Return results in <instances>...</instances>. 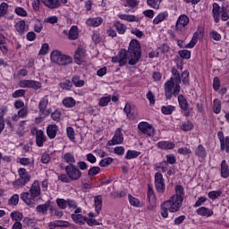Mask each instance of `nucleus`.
<instances>
[{
  "instance_id": "obj_1",
  "label": "nucleus",
  "mask_w": 229,
  "mask_h": 229,
  "mask_svg": "<svg viewBox=\"0 0 229 229\" xmlns=\"http://www.w3.org/2000/svg\"><path fill=\"white\" fill-rule=\"evenodd\" d=\"M172 75L173 77L170 78L165 83V96L166 99H171L173 96L176 98V96L180 94V91L182 90V87L180 86V83H182V81L184 85H189L188 71L182 72V75L180 76V72H178L176 68H172Z\"/></svg>"
},
{
  "instance_id": "obj_2",
  "label": "nucleus",
  "mask_w": 229,
  "mask_h": 229,
  "mask_svg": "<svg viewBox=\"0 0 229 229\" xmlns=\"http://www.w3.org/2000/svg\"><path fill=\"white\" fill-rule=\"evenodd\" d=\"M183 198H185V191L183 186H175V194H174L168 200L164 201L161 204L160 214L164 219L169 217V212L174 214L180 212L182 205L183 203Z\"/></svg>"
},
{
  "instance_id": "obj_3",
  "label": "nucleus",
  "mask_w": 229,
  "mask_h": 229,
  "mask_svg": "<svg viewBox=\"0 0 229 229\" xmlns=\"http://www.w3.org/2000/svg\"><path fill=\"white\" fill-rule=\"evenodd\" d=\"M118 56L120 58V67H123L128 60L129 65H136L142 56V52L140 51V43L137 39H132L130 42L128 51L126 49H121L118 52Z\"/></svg>"
},
{
  "instance_id": "obj_4",
  "label": "nucleus",
  "mask_w": 229,
  "mask_h": 229,
  "mask_svg": "<svg viewBox=\"0 0 229 229\" xmlns=\"http://www.w3.org/2000/svg\"><path fill=\"white\" fill-rule=\"evenodd\" d=\"M213 17H214V21L215 22H219V19L221 18L222 21H228L229 19V14H228V10L226 9V7H220L219 4H213Z\"/></svg>"
},
{
  "instance_id": "obj_5",
  "label": "nucleus",
  "mask_w": 229,
  "mask_h": 229,
  "mask_svg": "<svg viewBox=\"0 0 229 229\" xmlns=\"http://www.w3.org/2000/svg\"><path fill=\"white\" fill-rule=\"evenodd\" d=\"M18 174L20 178L13 182V185L15 187V189H19V187H24V185H26V183L31 180V175H30V173H28V170L25 168H20L18 170Z\"/></svg>"
},
{
  "instance_id": "obj_6",
  "label": "nucleus",
  "mask_w": 229,
  "mask_h": 229,
  "mask_svg": "<svg viewBox=\"0 0 229 229\" xmlns=\"http://www.w3.org/2000/svg\"><path fill=\"white\" fill-rule=\"evenodd\" d=\"M65 173L70 180L76 182L81 178V171L74 165H68L65 167Z\"/></svg>"
},
{
  "instance_id": "obj_7",
  "label": "nucleus",
  "mask_w": 229,
  "mask_h": 229,
  "mask_svg": "<svg viewBox=\"0 0 229 229\" xmlns=\"http://www.w3.org/2000/svg\"><path fill=\"white\" fill-rule=\"evenodd\" d=\"M19 86L21 89H34V90L42 89V84L39 81L31 80H21L19 81Z\"/></svg>"
},
{
  "instance_id": "obj_8",
  "label": "nucleus",
  "mask_w": 229,
  "mask_h": 229,
  "mask_svg": "<svg viewBox=\"0 0 229 229\" xmlns=\"http://www.w3.org/2000/svg\"><path fill=\"white\" fill-rule=\"evenodd\" d=\"M138 129L144 133V135H148V137H153L155 135V127L148 122H140L138 124Z\"/></svg>"
},
{
  "instance_id": "obj_9",
  "label": "nucleus",
  "mask_w": 229,
  "mask_h": 229,
  "mask_svg": "<svg viewBox=\"0 0 229 229\" xmlns=\"http://www.w3.org/2000/svg\"><path fill=\"white\" fill-rule=\"evenodd\" d=\"M155 185L157 192L164 194L165 192V182L164 181V175L160 172L155 174Z\"/></svg>"
},
{
  "instance_id": "obj_10",
  "label": "nucleus",
  "mask_w": 229,
  "mask_h": 229,
  "mask_svg": "<svg viewBox=\"0 0 229 229\" xmlns=\"http://www.w3.org/2000/svg\"><path fill=\"white\" fill-rule=\"evenodd\" d=\"M49 95H46L41 98L38 104L39 112L42 114V115H46V117L51 114V111L47 109V105H49Z\"/></svg>"
},
{
  "instance_id": "obj_11",
  "label": "nucleus",
  "mask_w": 229,
  "mask_h": 229,
  "mask_svg": "<svg viewBox=\"0 0 229 229\" xmlns=\"http://www.w3.org/2000/svg\"><path fill=\"white\" fill-rule=\"evenodd\" d=\"M189 18L185 14H182L179 16L176 25H175V30L178 31V33H182V31H185V26L189 24Z\"/></svg>"
},
{
  "instance_id": "obj_12",
  "label": "nucleus",
  "mask_w": 229,
  "mask_h": 229,
  "mask_svg": "<svg viewBox=\"0 0 229 229\" xmlns=\"http://www.w3.org/2000/svg\"><path fill=\"white\" fill-rule=\"evenodd\" d=\"M124 142V137L123 136V129L118 128L113 139L108 141L109 146H115L116 144H123Z\"/></svg>"
},
{
  "instance_id": "obj_13",
  "label": "nucleus",
  "mask_w": 229,
  "mask_h": 229,
  "mask_svg": "<svg viewBox=\"0 0 229 229\" xmlns=\"http://www.w3.org/2000/svg\"><path fill=\"white\" fill-rule=\"evenodd\" d=\"M81 208H78L74 210V213L71 215V217L73 222L76 223V225H85V219H87V216H83L81 215Z\"/></svg>"
},
{
  "instance_id": "obj_14",
  "label": "nucleus",
  "mask_w": 229,
  "mask_h": 229,
  "mask_svg": "<svg viewBox=\"0 0 229 229\" xmlns=\"http://www.w3.org/2000/svg\"><path fill=\"white\" fill-rule=\"evenodd\" d=\"M63 33L68 37L69 40H78V37H80L78 26L76 25L72 26L69 31L64 30Z\"/></svg>"
},
{
  "instance_id": "obj_15",
  "label": "nucleus",
  "mask_w": 229,
  "mask_h": 229,
  "mask_svg": "<svg viewBox=\"0 0 229 229\" xmlns=\"http://www.w3.org/2000/svg\"><path fill=\"white\" fill-rule=\"evenodd\" d=\"M47 141V137L44 134V131L38 130L36 131V145L38 148H42L44 143Z\"/></svg>"
},
{
  "instance_id": "obj_16",
  "label": "nucleus",
  "mask_w": 229,
  "mask_h": 229,
  "mask_svg": "<svg viewBox=\"0 0 229 229\" xmlns=\"http://www.w3.org/2000/svg\"><path fill=\"white\" fill-rule=\"evenodd\" d=\"M123 112L129 119H135L137 117V109H135V106H131L130 103L125 105Z\"/></svg>"
},
{
  "instance_id": "obj_17",
  "label": "nucleus",
  "mask_w": 229,
  "mask_h": 229,
  "mask_svg": "<svg viewBox=\"0 0 229 229\" xmlns=\"http://www.w3.org/2000/svg\"><path fill=\"white\" fill-rule=\"evenodd\" d=\"M196 214H198V216H201L202 217H212V216H214V210L207 207H200L196 209Z\"/></svg>"
},
{
  "instance_id": "obj_18",
  "label": "nucleus",
  "mask_w": 229,
  "mask_h": 229,
  "mask_svg": "<svg viewBox=\"0 0 229 229\" xmlns=\"http://www.w3.org/2000/svg\"><path fill=\"white\" fill-rule=\"evenodd\" d=\"M84 60H85V49L79 47L74 55V62L75 64H78V65H81V64L84 62Z\"/></svg>"
},
{
  "instance_id": "obj_19",
  "label": "nucleus",
  "mask_w": 229,
  "mask_h": 229,
  "mask_svg": "<svg viewBox=\"0 0 229 229\" xmlns=\"http://www.w3.org/2000/svg\"><path fill=\"white\" fill-rule=\"evenodd\" d=\"M40 183H38V181H35L30 189V194L32 198L36 199L38 198V196H40Z\"/></svg>"
},
{
  "instance_id": "obj_20",
  "label": "nucleus",
  "mask_w": 229,
  "mask_h": 229,
  "mask_svg": "<svg viewBox=\"0 0 229 229\" xmlns=\"http://www.w3.org/2000/svg\"><path fill=\"white\" fill-rule=\"evenodd\" d=\"M175 144L173 141L163 140L157 143L158 149L167 151L169 149H174Z\"/></svg>"
},
{
  "instance_id": "obj_21",
  "label": "nucleus",
  "mask_w": 229,
  "mask_h": 229,
  "mask_svg": "<svg viewBox=\"0 0 229 229\" xmlns=\"http://www.w3.org/2000/svg\"><path fill=\"white\" fill-rule=\"evenodd\" d=\"M21 199L25 202L29 207L35 205V197H32L30 192H22L21 194Z\"/></svg>"
},
{
  "instance_id": "obj_22",
  "label": "nucleus",
  "mask_w": 229,
  "mask_h": 229,
  "mask_svg": "<svg viewBox=\"0 0 229 229\" xmlns=\"http://www.w3.org/2000/svg\"><path fill=\"white\" fill-rule=\"evenodd\" d=\"M50 58L54 64H57V65H61L62 61L64 59V55H62V53L58 50H54L51 53Z\"/></svg>"
},
{
  "instance_id": "obj_23",
  "label": "nucleus",
  "mask_w": 229,
  "mask_h": 229,
  "mask_svg": "<svg viewBox=\"0 0 229 229\" xmlns=\"http://www.w3.org/2000/svg\"><path fill=\"white\" fill-rule=\"evenodd\" d=\"M86 24L90 28H98V26H101V24H103V18L101 17L89 18L86 21Z\"/></svg>"
},
{
  "instance_id": "obj_24",
  "label": "nucleus",
  "mask_w": 229,
  "mask_h": 229,
  "mask_svg": "<svg viewBox=\"0 0 229 229\" xmlns=\"http://www.w3.org/2000/svg\"><path fill=\"white\" fill-rule=\"evenodd\" d=\"M58 127L56 124H50L47 127V135L48 139H55L58 133Z\"/></svg>"
},
{
  "instance_id": "obj_25",
  "label": "nucleus",
  "mask_w": 229,
  "mask_h": 229,
  "mask_svg": "<svg viewBox=\"0 0 229 229\" xmlns=\"http://www.w3.org/2000/svg\"><path fill=\"white\" fill-rule=\"evenodd\" d=\"M41 3L50 10L60 8V0H41Z\"/></svg>"
},
{
  "instance_id": "obj_26",
  "label": "nucleus",
  "mask_w": 229,
  "mask_h": 229,
  "mask_svg": "<svg viewBox=\"0 0 229 229\" xmlns=\"http://www.w3.org/2000/svg\"><path fill=\"white\" fill-rule=\"evenodd\" d=\"M194 153L195 157L201 158V160H205V158H207V148H205L201 144L195 148Z\"/></svg>"
},
{
  "instance_id": "obj_27",
  "label": "nucleus",
  "mask_w": 229,
  "mask_h": 229,
  "mask_svg": "<svg viewBox=\"0 0 229 229\" xmlns=\"http://www.w3.org/2000/svg\"><path fill=\"white\" fill-rule=\"evenodd\" d=\"M178 103L182 110H183L184 112H187V110H189V103L187 102V99H185V97H183V95H178Z\"/></svg>"
},
{
  "instance_id": "obj_28",
  "label": "nucleus",
  "mask_w": 229,
  "mask_h": 229,
  "mask_svg": "<svg viewBox=\"0 0 229 229\" xmlns=\"http://www.w3.org/2000/svg\"><path fill=\"white\" fill-rule=\"evenodd\" d=\"M94 203L95 210L97 214H99V212H101V209L103 208V197L101 195L95 197Z\"/></svg>"
},
{
  "instance_id": "obj_29",
  "label": "nucleus",
  "mask_w": 229,
  "mask_h": 229,
  "mask_svg": "<svg viewBox=\"0 0 229 229\" xmlns=\"http://www.w3.org/2000/svg\"><path fill=\"white\" fill-rule=\"evenodd\" d=\"M119 19L127 22H139V18L131 14H118Z\"/></svg>"
},
{
  "instance_id": "obj_30",
  "label": "nucleus",
  "mask_w": 229,
  "mask_h": 229,
  "mask_svg": "<svg viewBox=\"0 0 229 229\" xmlns=\"http://www.w3.org/2000/svg\"><path fill=\"white\" fill-rule=\"evenodd\" d=\"M63 158L66 164H69V165H72V164H76V158L74 157V155L71 152H67L64 154Z\"/></svg>"
},
{
  "instance_id": "obj_31",
  "label": "nucleus",
  "mask_w": 229,
  "mask_h": 229,
  "mask_svg": "<svg viewBox=\"0 0 229 229\" xmlns=\"http://www.w3.org/2000/svg\"><path fill=\"white\" fill-rule=\"evenodd\" d=\"M169 17V13L167 12L160 13L154 20L153 24H160V22H164L165 19Z\"/></svg>"
},
{
  "instance_id": "obj_32",
  "label": "nucleus",
  "mask_w": 229,
  "mask_h": 229,
  "mask_svg": "<svg viewBox=\"0 0 229 229\" xmlns=\"http://www.w3.org/2000/svg\"><path fill=\"white\" fill-rule=\"evenodd\" d=\"M63 105L66 108H72L76 106V100H74V98L72 97H67L63 100Z\"/></svg>"
},
{
  "instance_id": "obj_33",
  "label": "nucleus",
  "mask_w": 229,
  "mask_h": 229,
  "mask_svg": "<svg viewBox=\"0 0 229 229\" xmlns=\"http://www.w3.org/2000/svg\"><path fill=\"white\" fill-rule=\"evenodd\" d=\"M221 176L222 178H228L229 176V168L226 160H223L221 163Z\"/></svg>"
},
{
  "instance_id": "obj_34",
  "label": "nucleus",
  "mask_w": 229,
  "mask_h": 229,
  "mask_svg": "<svg viewBox=\"0 0 229 229\" xmlns=\"http://www.w3.org/2000/svg\"><path fill=\"white\" fill-rule=\"evenodd\" d=\"M114 26L117 31V33H119V35H124V33H126V25L121 23L120 21H115L114 23Z\"/></svg>"
},
{
  "instance_id": "obj_35",
  "label": "nucleus",
  "mask_w": 229,
  "mask_h": 229,
  "mask_svg": "<svg viewBox=\"0 0 229 229\" xmlns=\"http://www.w3.org/2000/svg\"><path fill=\"white\" fill-rule=\"evenodd\" d=\"M15 28L18 31V33H20V35L24 34V32L26 31V21H20L15 24Z\"/></svg>"
},
{
  "instance_id": "obj_36",
  "label": "nucleus",
  "mask_w": 229,
  "mask_h": 229,
  "mask_svg": "<svg viewBox=\"0 0 229 229\" xmlns=\"http://www.w3.org/2000/svg\"><path fill=\"white\" fill-rule=\"evenodd\" d=\"M199 37V34L198 32H195L191 42L185 45L186 49H192L198 43V38Z\"/></svg>"
},
{
  "instance_id": "obj_37",
  "label": "nucleus",
  "mask_w": 229,
  "mask_h": 229,
  "mask_svg": "<svg viewBox=\"0 0 229 229\" xmlns=\"http://www.w3.org/2000/svg\"><path fill=\"white\" fill-rule=\"evenodd\" d=\"M176 110V107L174 106H164L161 107V112L164 115H171Z\"/></svg>"
},
{
  "instance_id": "obj_38",
  "label": "nucleus",
  "mask_w": 229,
  "mask_h": 229,
  "mask_svg": "<svg viewBox=\"0 0 229 229\" xmlns=\"http://www.w3.org/2000/svg\"><path fill=\"white\" fill-rule=\"evenodd\" d=\"M220 149L222 151H226V153H229V137H225V140H222V141H220Z\"/></svg>"
},
{
  "instance_id": "obj_39",
  "label": "nucleus",
  "mask_w": 229,
  "mask_h": 229,
  "mask_svg": "<svg viewBox=\"0 0 229 229\" xmlns=\"http://www.w3.org/2000/svg\"><path fill=\"white\" fill-rule=\"evenodd\" d=\"M66 133L67 137L70 139L72 142H74V140H76V132L74 131V128L67 127Z\"/></svg>"
},
{
  "instance_id": "obj_40",
  "label": "nucleus",
  "mask_w": 229,
  "mask_h": 229,
  "mask_svg": "<svg viewBox=\"0 0 229 229\" xmlns=\"http://www.w3.org/2000/svg\"><path fill=\"white\" fill-rule=\"evenodd\" d=\"M10 216L11 219H13V221H15V223H20V221H22V217H24L22 216V213L19 211L13 212Z\"/></svg>"
},
{
  "instance_id": "obj_41",
  "label": "nucleus",
  "mask_w": 229,
  "mask_h": 229,
  "mask_svg": "<svg viewBox=\"0 0 229 229\" xmlns=\"http://www.w3.org/2000/svg\"><path fill=\"white\" fill-rule=\"evenodd\" d=\"M140 155V152L137 150H128L125 158L126 160H131V158H137Z\"/></svg>"
},
{
  "instance_id": "obj_42",
  "label": "nucleus",
  "mask_w": 229,
  "mask_h": 229,
  "mask_svg": "<svg viewBox=\"0 0 229 229\" xmlns=\"http://www.w3.org/2000/svg\"><path fill=\"white\" fill-rule=\"evenodd\" d=\"M72 81L75 87H83L85 85V81L81 80L78 75L73 76Z\"/></svg>"
},
{
  "instance_id": "obj_43",
  "label": "nucleus",
  "mask_w": 229,
  "mask_h": 229,
  "mask_svg": "<svg viewBox=\"0 0 229 229\" xmlns=\"http://www.w3.org/2000/svg\"><path fill=\"white\" fill-rule=\"evenodd\" d=\"M59 87L64 90H72V82L71 81L66 80L59 84Z\"/></svg>"
},
{
  "instance_id": "obj_44",
  "label": "nucleus",
  "mask_w": 229,
  "mask_h": 229,
  "mask_svg": "<svg viewBox=\"0 0 229 229\" xmlns=\"http://www.w3.org/2000/svg\"><path fill=\"white\" fill-rule=\"evenodd\" d=\"M164 164L167 165V164H170V165H174V164H176V157L174 154H168L166 155V161H164Z\"/></svg>"
},
{
  "instance_id": "obj_45",
  "label": "nucleus",
  "mask_w": 229,
  "mask_h": 229,
  "mask_svg": "<svg viewBox=\"0 0 229 229\" xmlns=\"http://www.w3.org/2000/svg\"><path fill=\"white\" fill-rule=\"evenodd\" d=\"M112 101V97L107 96V97H102L99 99L98 105L99 106H108V104Z\"/></svg>"
},
{
  "instance_id": "obj_46",
  "label": "nucleus",
  "mask_w": 229,
  "mask_h": 229,
  "mask_svg": "<svg viewBox=\"0 0 229 229\" xmlns=\"http://www.w3.org/2000/svg\"><path fill=\"white\" fill-rule=\"evenodd\" d=\"M194 128V125L191 123V121L185 122L181 125V130L182 131H191Z\"/></svg>"
},
{
  "instance_id": "obj_47",
  "label": "nucleus",
  "mask_w": 229,
  "mask_h": 229,
  "mask_svg": "<svg viewBox=\"0 0 229 229\" xmlns=\"http://www.w3.org/2000/svg\"><path fill=\"white\" fill-rule=\"evenodd\" d=\"M55 203L57 204V207L61 208V210H65L67 208V199H56Z\"/></svg>"
},
{
  "instance_id": "obj_48",
  "label": "nucleus",
  "mask_w": 229,
  "mask_h": 229,
  "mask_svg": "<svg viewBox=\"0 0 229 229\" xmlns=\"http://www.w3.org/2000/svg\"><path fill=\"white\" fill-rule=\"evenodd\" d=\"M221 194H223V191L218 190V191H209L208 196L210 199H217V198H219V196H221Z\"/></svg>"
},
{
  "instance_id": "obj_49",
  "label": "nucleus",
  "mask_w": 229,
  "mask_h": 229,
  "mask_svg": "<svg viewBox=\"0 0 229 229\" xmlns=\"http://www.w3.org/2000/svg\"><path fill=\"white\" fill-rule=\"evenodd\" d=\"M128 199H129V203H130L132 207H136V208L140 207V201H139L137 198L131 196V194H129V195H128Z\"/></svg>"
},
{
  "instance_id": "obj_50",
  "label": "nucleus",
  "mask_w": 229,
  "mask_h": 229,
  "mask_svg": "<svg viewBox=\"0 0 229 229\" xmlns=\"http://www.w3.org/2000/svg\"><path fill=\"white\" fill-rule=\"evenodd\" d=\"M25 124H26V121H21L20 123L19 127L16 131V133L17 135H19V137H22L24 135Z\"/></svg>"
},
{
  "instance_id": "obj_51",
  "label": "nucleus",
  "mask_w": 229,
  "mask_h": 229,
  "mask_svg": "<svg viewBox=\"0 0 229 229\" xmlns=\"http://www.w3.org/2000/svg\"><path fill=\"white\" fill-rule=\"evenodd\" d=\"M113 162H114V158L106 157L99 162V165H100V167H106V166L110 165Z\"/></svg>"
},
{
  "instance_id": "obj_52",
  "label": "nucleus",
  "mask_w": 229,
  "mask_h": 229,
  "mask_svg": "<svg viewBox=\"0 0 229 229\" xmlns=\"http://www.w3.org/2000/svg\"><path fill=\"white\" fill-rule=\"evenodd\" d=\"M8 13V4L3 2L0 4V17H4L6 13Z\"/></svg>"
},
{
  "instance_id": "obj_53",
  "label": "nucleus",
  "mask_w": 229,
  "mask_h": 229,
  "mask_svg": "<svg viewBox=\"0 0 229 229\" xmlns=\"http://www.w3.org/2000/svg\"><path fill=\"white\" fill-rule=\"evenodd\" d=\"M9 205L16 206L19 205V194H13L8 200Z\"/></svg>"
},
{
  "instance_id": "obj_54",
  "label": "nucleus",
  "mask_w": 229,
  "mask_h": 229,
  "mask_svg": "<svg viewBox=\"0 0 229 229\" xmlns=\"http://www.w3.org/2000/svg\"><path fill=\"white\" fill-rule=\"evenodd\" d=\"M24 96H26L25 89H17L13 93V98L14 99H17V98H24Z\"/></svg>"
},
{
  "instance_id": "obj_55",
  "label": "nucleus",
  "mask_w": 229,
  "mask_h": 229,
  "mask_svg": "<svg viewBox=\"0 0 229 229\" xmlns=\"http://www.w3.org/2000/svg\"><path fill=\"white\" fill-rule=\"evenodd\" d=\"M178 55L181 58H184L185 60H189L191 58V51L189 50H179Z\"/></svg>"
},
{
  "instance_id": "obj_56",
  "label": "nucleus",
  "mask_w": 229,
  "mask_h": 229,
  "mask_svg": "<svg viewBox=\"0 0 229 229\" xmlns=\"http://www.w3.org/2000/svg\"><path fill=\"white\" fill-rule=\"evenodd\" d=\"M48 208H49V205L47 204H41L36 208L37 212H38L39 214H46Z\"/></svg>"
},
{
  "instance_id": "obj_57",
  "label": "nucleus",
  "mask_w": 229,
  "mask_h": 229,
  "mask_svg": "<svg viewBox=\"0 0 229 229\" xmlns=\"http://www.w3.org/2000/svg\"><path fill=\"white\" fill-rule=\"evenodd\" d=\"M213 103H214L213 112L215 114H220L221 113V103L217 99H215L213 101Z\"/></svg>"
},
{
  "instance_id": "obj_58",
  "label": "nucleus",
  "mask_w": 229,
  "mask_h": 229,
  "mask_svg": "<svg viewBox=\"0 0 229 229\" xmlns=\"http://www.w3.org/2000/svg\"><path fill=\"white\" fill-rule=\"evenodd\" d=\"M100 171H101V168H99V166H93L89 170L88 175L96 176V174H99Z\"/></svg>"
},
{
  "instance_id": "obj_59",
  "label": "nucleus",
  "mask_w": 229,
  "mask_h": 229,
  "mask_svg": "<svg viewBox=\"0 0 229 229\" xmlns=\"http://www.w3.org/2000/svg\"><path fill=\"white\" fill-rule=\"evenodd\" d=\"M67 207L72 208V210H76L78 208V202L74 199H67Z\"/></svg>"
},
{
  "instance_id": "obj_60",
  "label": "nucleus",
  "mask_w": 229,
  "mask_h": 229,
  "mask_svg": "<svg viewBox=\"0 0 229 229\" xmlns=\"http://www.w3.org/2000/svg\"><path fill=\"white\" fill-rule=\"evenodd\" d=\"M44 22L48 24H56L58 22V17L50 16V17L45 18Z\"/></svg>"
},
{
  "instance_id": "obj_61",
  "label": "nucleus",
  "mask_w": 229,
  "mask_h": 229,
  "mask_svg": "<svg viewBox=\"0 0 229 229\" xmlns=\"http://www.w3.org/2000/svg\"><path fill=\"white\" fill-rule=\"evenodd\" d=\"M70 64H72V57L64 55L61 65H70Z\"/></svg>"
},
{
  "instance_id": "obj_62",
  "label": "nucleus",
  "mask_w": 229,
  "mask_h": 229,
  "mask_svg": "<svg viewBox=\"0 0 229 229\" xmlns=\"http://www.w3.org/2000/svg\"><path fill=\"white\" fill-rule=\"evenodd\" d=\"M177 153H179V155H191V153H192V150H191L190 148H188L187 147L184 148H179L177 150Z\"/></svg>"
},
{
  "instance_id": "obj_63",
  "label": "nucleus",
  "mask_w": 229,
  "mask_h": 229,
  "mask_svg": "<svg viewBox=\"0 0 229 229\" xmlns=\"http://www.w3.org/2000/svg\"><path fill=\"white\" fill-rule=\"evenodd\" d=\"M209 37L213 38V40H216V42H219V40H221V34H219L216 30H211Z\"/></svg>"
},
{
  "instance_id": "obj_64",
  "label": "nucleus",
  "mask_w": 229,
  "mask_h": 229,
  "mask_svg": "<svg viewBox=\"0 0 229 229\" xmlns=\"http://www.w3.org/2000/svg\"><path fill=\"white\" fill-rule=\"evenodd\" d=\"M185 219H186V216L184 215L175 217L174 220V225H175V226H180V225H182V223H183Z\"/></svg>"
}]
</instances>
